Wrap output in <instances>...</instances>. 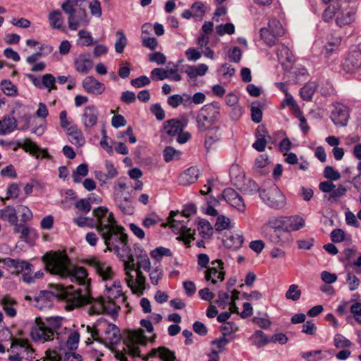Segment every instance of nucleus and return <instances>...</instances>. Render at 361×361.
<instances>
[{
    "label": "nucleus",
    "instance_id": "nucleus-62",
    "mask_svg": "<svg viewBox=\"0 0 361 361\" xmlns=\"http://www.w3.org/2000/svg\"><path fill=\"white\" fill-rule=\"evenodd\" d=\"M341 43V38L337 36H331L329 39L326 44L325 45V49L327 53H331L333 51L336 49Z\"/></svg>",
    "mask_w": 361,
    "mask_h": 361
},
{
    "label": "nucleus",
    "instance_id": "nucleus-53",
    "mask_svg": "<svg viewBox=\"0 0 361 361\" xmlns=\"http://www.w3.org/2000/svg\"><path fill=\"white\" fill-rule=\"evenodd\" d=\"M91 195H92V194L89 195L88 198H83L77 201L75 204V207L80 212L84 213L89 212L92 209L90 204Z\"/></svg>",
    "mask_w": 361,
    "mask_h": 361
},
{
    "label": "nucleus",
    "instance_id": "nucleus-18",
    "mask_svg": "<svg viewBox=\"0 0 361 361\" xmlns=\"http://www.w3.org/2000/svg\"><path fill=\"white\" fill-rule=\"evenodd\" d=\"M343 69L347 73L361 70V53L358 50L350 52L343 63Z\"/></svg>",
    "mask_w": 361,
    "mask_h": 361
},
{
    "label": "nucleus",
    "instance_id": "nucleus-35",
    "mask_svg": "<svg viewBox=\"0 0 361 361\" xmlns=\"http://www.w3.org/2000/svg\"><path fill=\"white\" fill-rule=\"evenodd\" d=\"M62 318L60 317L47 318L44 321L47 328L52 334V338L55 334H59V331L61 327Z\"/></svg>",
    "mask_w": 361,
    "mask_h": 361
},
{
    "label": "nucleus",
    "instance_id": "nucleus-5",
    "mask_svg": "<svg viewBox=\"0 0 361 361\" xmlns=\"http://www.w3.org/2000/svg\"><path fill=\"white\" fill-rule=\"evenodd\" d=\"M220 115V106L218 102H212L203 106L195 117L197 128L199 132H206L212 129L218 121Z\"/></svg>",
    "mask_w": 361,
    "mask_h": 361
},
{
    "label": "nucleus",
    "instance_id": "nucleus-61",
    "mask_svg": "<svg viewBox=\"0 0 361 361\" xmlns=\"http://www.w3.org/2000/svg\"><path fill=\"white\" fill-rule=\"evenodd\" d=\"M347 189L342 185H339L337 188L333 189L329 196V200H332L334 202L338 200V199L345 195Z\"/></svg>",
    "mask_w": 361,
    "mask_h": 361
},
{
    "label": "nucleus",
    "instance_id": "nucleus-31",
    "mask_svg": "<svg viewBox=\"0 0 361 361\" xmlns=\"http://www.w3.org/2000/svg\"><path fill=\"white\" fill-rule=\"evenodd\" d=\"M152 353L154 355L158 356L162 361H180L176 358L174 353L166 347L153 349Z\"/></svg>",
    "mask_w": 361,
    "mask_h": 361
},
{
    "label": "nucleus",
    "instance_id": "nucleus-38",
    "mask_svg": "<svg viewBox=\"0 0 361 361\" xmlns=\"http://www.w3.org/2000/svg\"><path fill=\"white\" fill-rule=\"evenodd\" d=\"M260 38L268 47L274 46L279 37L271 32L267 27H262L259 30Z\"/></svg>",
    "mask_w": 361,
    "mask_h": 361
},
{
    "label": "nucleus",
    "instance_id": "nucleus-42",
    "mask_svg": "<svg viewBox=\"0 0 361 361\" xmlns=\"http://www.w3.org/2000/svg\"><path fill=\"white\" fill-rule=\"evenodd\" d=\"M198 231L203 238H209L213 234V227L206 219H200L198 223Z\"/></svg>",
    "mask_w": 361,
    "mask_h": 361
},
{
    "label": "nucleus",
    "instance_id": "nucleus-55",
    "mask_svg": "<svg viewBox=\"0 0 361 361\" xmlns=\"http://www.w3.org/2000/svg\"><path fill=\"white\" fill-rule=\"evenodd\" d=\"M116 35L119 36V38L116 41L115 50L117 53L121 54L126 46L127 39L122 30H118Z\"/></svg>",
    "mask_w": 361,
    "mask_h": 361
},
{
    "label": "nucleus",
    "instance_id": "nucleus-43",
    "mask_svg": "<svg viewBox=\"0 0 361 361\" xmlns=\"http://www.w3.org/2000/svg\"><path fill=\"white\" fill-rule=\"evenodd\" d=\"M267 28L279 38L285 33V30L280 21L274 18L269 20Z\"/></svg>",
    "mask_w": 361,
    "mask_h": 361
},
{
    "label": "nucleus",
    "instance_id": "nucleus-50",
    "mask_svg": "<svg viewBox=\"0 0 361 361\" xmlns=\"http://www.w3.org/2000/svg\"><path fill=\"white\" fill-rule=\"evenodd\" d=\"M268 238L274 244L282 245L285 243V240L283 238V231L270 230Z\"/></svg>",
    "mask_w": 361,
    "mask_h": 361
},
{
    "label": "nucleus",
    "instance_id": "nucleus-37",
    "mask_svg": "<svg viewBox=\"0 0 361 361\" xmlns=\"http://www.w3.org/2000/svg\"><path fill=\"white\" fill-rule=\"evenodd\" d=\"M317 88V84L315 82H309L306 83L300 89V94L301 95V97L306 101L311 100Z\"/></svg>",
    "mask_w": 361,
    "mask_h": 361
},
{
    "label": "nucleus",
    "instance_id": "nucleus-56",
    "mask_svg": "<svg viewBox=\"0 0 361 361\" xmlns=\"http://www.w3.org/2000/svg\"><path fill=\"white\" fill-rule=\"evenodd\" d=\"M300 296L301 290L298 289V286L295 284L290 285L286 293V298L293 301L298 300Z\"/></svg>",
    "mask_w": 361,
    "mask_h": 361
},
{
    "label": "nucleus",
    "instance_id": "nucleus-7",
    "mask_svg": "<svg viewBox=\"0 0 361 361\" xmlns=\"http://www.w3.org/2000/svg\"><path fill=\"white\" fill-rule=\"evenodd\" d=\"M147 338L142 331H132L129 333L128 338L126 342L124 351L133 357H140V350L138 345H145L147 344Z\"/></svg>",
    "mask_w": 361,
    "mask_h": 361
},
{
    "label": "nucleus",
    "instance_id": "nucleus-63",
    "mask_svg": "<svg viewBox=\"0 0 361 361\" xmlns=\"http://www.w3.org/2000/svg\"><path fill=\"white\" fill-rule=\"evenodd\" d=\"M239 194L233 188H227L224 190L221 195V197L226 201L229 204L235 199Z\"/></svg>",
    "mask_w": 361,
    "mask_h": 361
},
{
    "label": "nucleus",
    "instance_id": "nucleus-46",
    "mask_svg": "<svg viewBox=\"0 0 361 361\" xmlns=\"http://www.w3.org/2000/svg\"><path fill=\"white\" fill-rule=\"evenodd\" d=\"M230 341L224 336L220 337L212 341V350L218 353L223 352Z\"/></svg>",
    "mask_w": 361,
    "mask_h": 361
},
{
    "label": "nucleus",
    "instance_id": "nucleus-44",
    "mask_svg": "<svg viewBox=\"0 0 361 361\" xmlns=\"http://www.w3.org/2000/svg\"><path fill=\"white\" fill-rule=\"evenodd\" d=\"M92 67V62L89 59H78L75 61V68L78 72L87 73Z\"/></svg>",
    "mask_w": 361,
    "mask_h": 361
},
{
    "label": "nucleus",
    "instance_id": "nucleus-54",
    "mask_svg": "<svg viewBox=\"0 0 361 361\" xmlns=\"http://www.w3.org/2000/svg\"><path fill=\"white\" fill-rule=\"evenodd\" d=\"M231 300L230 292H224L222 290L218 292V299L216 300V302L218 304L219 307L225 309L230 303Z\"/></svg>",
    "mask_w": 361,
    "mask_h": 361
},
{
    "label": "nucleus",
    "instance_id": "nucleus-33",
    "mask_svg": "<svg viewBox=\"0 0 361 361\" xmlns=\"http://www.w3.org/2000/svg\"><path fill=\"white\" fill-rule=\"evenodd\" d=\"M244 242V238L242 235L235 233L232 234L224 240L225 245L233 250H237L242 246Z\"/></svg>",
    "mask_w": 361,
    "mask_h": 361
},
{
    "label": "nucleus",
    "instance_id": "nucleus-25",
    "mask_svg": "<svg viewBox=\"0 0 361 361\" xmlns=\"http://www.w3.org/2000/svg\"><path fill=\"white\" fill-rule=\"evenodd\" d=\"M17 128V121L14 117L5 116L0 120V135L9 134Z\"/></svg>",
    "mask_w": 361,
    "mask_h": 361
},
{
    "label": "nucleus",
    "instance_id": "nucleus-39",
    "mask_svg": "<svg viewBox=\"0 0 361 361\" xmlns=\"http://www.w3.org/2000/svg\"><path fill=\"white\" fill-rule=\"evenodd\" d=\"M50 25L54 29H60L63 24L62 13L59 10L51 11L48 16Z\"/></svg>",
    "mask_w": 361,
    "mask_h": 361
},
{
    "label": "nucleus",
    "instance_id": "nucleus-21",
    "mask_svg": "<svg viewBox=\"0 0 361 361\" xmlns=\"http://www.w3.org/2000/svg\"><path fill=\"white\" fill-rule=\"evenodd\" d=\"M66 135H68V140L75 146L81 147L85 142V139L81 130L76 125L67 128Z\"/></svg>",
    "mask_w": 361,
    "mask_h": 361
},
{
    "label": "nucleus",
    "instance_id": "nucleus-17",
    "mask_svg": "<svg viewBox=\"0 0 361 361\" xmlns=\"http://www.w3.org/2000/svg\"><path fill=\"white\" fill-rule=\"evenodd\" d=\"M188 125V119L182 118L180 119L173 118L168 120L164 123V129L166 133L171 137L177 135Z\"/></svg>",
    "mask_w": 361,
    "mask_h": 361
},
{
    "label": "nucleus",
    "instance_id": "nucleus-49",
    "mask_svg": "<svg viewBox=\"0 0 361 361\" xmlns=\"http://www.w3.org/2000/svg\"><path fill=\"white\" fill-rule=\"evenodd\" d=\"M56 78L51 74L47 73L42 77V88L48 89L49 92L51 90H56L55 85Z\"/></svg>",
    "mask_w": 361,
    "mask_h": 361
},
{
    "label": "nucleus",
    "instance_id": "nucleus-23",
    "mask_svg": "<svg viewBox=\"0 0 361 361\" xmlns=\"http://www.w3.org/2000/svg\"><path fill=\"white\" fill-rule=\"evenodd\" d=\"M34 270V266L26 260H20L16 271L22 274V280L23 282L31 284L33 283L32 273Z\"/></svg>",
    "mask_w": 361,
    "mask_h": 361
},
{
    "label": "nucleus",
    "instance_id": "nucleus-6",
    "mask_svg": "<svg viewBox=\"0 0 361 361\" xmlns=\"http://www.w3.org/2000/svg\"><path fill=\"white\" fill-rule=\"evenodd\" d=\"M259 197L267 206L273 209H281L286 204L285 195L276 185H272L267 189L261 190Z\"/></svg>",
    "mask_w": 361,
    "mask_h": 361
},
{
    "label": "nucleus",
    "instance_id": "nucleus-47",
    "mask_svg": "<svg viewBox=\"0 0 361 361\" xmlns=\"http://www.w3.org/2000/svg\"><path fill=\"white\" fill-rule=\"evenodd\" d=\"M73 223L79 227L95 228V221L93 218L78 216L73 219Z\"/></svg>",
    "mask_w": 361,
    "mask_h": 361
},
{
    "label": "nucleus",
    "instance_id": "nucleus-41",
    "mask_svg": "<svg viewBox=\"0 0 361 361\" xmlns=\"http://www.w3.org/2000/svg\"><path fill=\"white\" fill-rule=\"evenodd\" d=\"M1 88L4 94L8 97H15L18 94V88L9 80H3L1 82Z\"/></svg>",
    "mask_w": 361,
    "mask_h": 361
},
{
    "label": "nucleus",
    "instance_id": "nucleus-14",
    "mask_svg": "<svg viewBox=\"0 0 361 361\" xmlns=\"http://www.w3.org/2000/svg\"><path fill=\"white\" fill-rule=\"evenodd\" d=\"M99 111L95 106L89 105L84 109L81 121L86 132H90V130L96 126Z\"/></svg>",
    "mask_w": 361,
    "mask_h": 361
},
{
    "label": "nucleus",
    "instance_id": "nucleus-64",
    "mask_svg": "<svg viewBox=\"0 0 361 361\" xmlns=\"http://www.w3.org/2000/svg\"><path fill=\"white\" fill-rule=\"evenodd\" d=\"M337 9V5H335L334 4L329 5L323 12L322 19L325 22H329L334 17Z\"/></svg>",
    "mask_w": 361,
    "mask_h": 361
},
{
    "label": "nucleus",
    "instance_id": "nucleus-4",
    "mask_svg": "<svg viewBox=\"0 0 361 361\" xmlns=\"http://www.w3.org/2000/svg\"><path fill=\"white\" fill-rule=\"evenodd\" d=\"M81 3V0H66L61 4L62 11L68 16V23L71 30H77L79 26H87L89 24L85 10L77 8Z\"/></svg>",
    "mask_w": 361,
    "mask_h": 361
},
{
    "label": "nucleus",
    "instance_id": "nucleus-3",
    "mask_svg": "<svg viewBox=\"0 0 361 361\" xmlns=\"http://www.w3.org/2000/svg\"><path fill=\"white\" fill-rule=\"evenodd\" d=\"M97 232L104 240L107 250H114L116 252L123 250H126V253L130 252L128 235L125 233L124 228L118 225L116 220L114 223L100 225Z\"/></svg>",
    "mask_w": 361,
    "mask_h": 361
},
{
    "label": "nucleus",
    "instance_id": "nucleus-58",
    "mask_svg": "<svg viewBox=\"0 0 361 361\" xmlns=\"http://www.w3.org/2000/svg\"><path fill=\"white\" fill-rule=\"evenodd\" d=\"M268 226L271 230L286 231L285 217L270 219L268 222Z\"/></svg>",
    "mask_w": 361,
    "mask_h": 361
},
{
    "label": "nucleus",
    "instance_id": "nucleus-19",
    "mask_svg": "<svg viewBox=\"0 0 361 361\" xmlns=\"http://www.w3.org/2000/svg\"><path fill=\"white\" fill-rule=\"evenodd\" d=\"M279 61L284 69L288 70L295 61V57L288 47L282 45L277 51Z\"/></svg>",
    "mask_w": 361,
    "mask_h": 361
},
{
    "label": "nucleus",
    "instance_id": "nucleus-29",
    "mask_svg": "<svg viewBox=\"0 0 361 361\" xmlns=\"http://www.w3.org/2000/svg\"><path fill=\"white\" fill-rule=\"evenodd\" d=\"M219 127L214 126L212 129L208 130V133L206 136L204 145L207 149L212 147L213 145L221 139V133L219 132Z\"/></svg>",
    "mask_w": 361,
    "mask_h": 361
},
{
    "label": "nucleus",
    "instance_id": "nucleus-15",
    "mask_svg": "<svg viewBox=\"0 0 361 361\" xmlns=\"http://www.w3.org/2000/svg\"><path fill=\"white\" fill-rule=\"evenodd\" d=\"M95 217V228L99 231V227L103 224H109L116 220L112 212H108V208L100 206L93 210Z\"/></svg>",
    "mask_w": 361,
    "mask_h": 361
},
{
    "label": "nucleus",
    "instance_id": "nucleus-60",
    "mask_svg": "<svg viewBox=\"0 0 361 361\" xmlns=\"http://www.w3.org/2000/svg\"><path fill=\"white\" fill-rule=\"evenodd\" d=\"M16 210L17 212L20 213V220L23 222H27L32 218V212L26 206L18 205Z\"/></svg>",
    "mask_w": 361,
    "mask_h": 361
},
{
    "label": "nucleus",
    "instance_id": "nucleus-22",
    "mask_svg": "<svg viewBox=\"0 0 361 361\" xmlns=\"http://www.w3.org/2000/svg\"><path fill=\"white\" fill-rule=\"evenodd\" d=\"M355 8L347 7L345 9H343L342 11L338 14L336 18V23L340 27L349 25L355 20Z\"/></svg>",
    "mask_w": 361,
    "mask_h": 361
},
{
    "label": "nucleus",
    "instance_id": "nucleus-52",
    "mask_svg": "<svg viewBox=\"0 0 361 361\" xmlns=\"http://www.w3.org/2000/svg\"><path fill=\"white\" fill-rule=\"evenodd\" d=\"M79 42H78V44L81 46H90L94 43L93 38L90 34V32L87 30H82L78 32Z\"/></svg>",
    "mask_w": 361,
    "mask_h": 361
},
{
    "label": "nucleus",
    "instance_id": "nucleus-9",
    "mask_svg": "<svg viewBox=\"0 0 361 361\" xmlns=\"http://www.w3.org/2000/svg\"><path fill=\"white\" fill-rule=\"evenodd\" d=\"M7 352L16 353L22 360L32 361L35 358V350L27 340L12 338L11 345Z\"/></svg>",
    "mask_w": 361,
    "mask_h": 361
},
{
    "label": "nucleus",
    "instance_id": "nucleus-10",
    "mask_svg": "<svg viewBox=\"0 0 361 361\" xmlns=\"http://www.w3.org/2000/svg\"><path fill=\"white\" fill-rule=\"evenodd\" d=\"M204 278L214 285L216 284L217 280L223 281L225 279L224 262L221 259L212 261V267L207 268L204 272Z\"/></svg>",
    "mask_w": 361,
    "mask_h": 361
},
{
    "label": "nucleus",
    "instance_id": "nucleus-2",
    "mask_svg": "<svg viewBox=\"0 0 361 361\" xmlns=\"http://www.w3.org/2000/svg\"><path fill=\"white\" fill-rule=\"evenodd\" d=\"M140 253L137 254V267L135 263V258L130 252L126 253V260L124 262L126 271V281L128 286L131 289L133 294L142 295L145 289L146 278L140 271H149L151 263L146 252L139 250Z\"/></svg>",
    "mask_w": 361,
    "mask_h": 361
},
{
    "label": "nucleus",
    "instance_id": "nucleus-1",
    "mask_svg": "<svg viewBox=\"0 0 361 361\" xmlns=\"http://www.w3.org/2000/svg\"><path fill=\"white\" fill-rule=\"evenodd\" d=\"M46 269L51 274L57 275L61 279H70L71 281L75 282L81 288L73 290V286L57 285L58 296L66 300L71 309L79 307L85 305H90V314H101L117 312L120 309L116 305L114 300L121 298L122 302H125L126 298L123 293L120 281H115L109 286L105 285L108 302L99 297L94 298L90 295L91 279L88 277L87 270L81 267L73 265L69 258L61 253L50 252L42 257Z\"/></svg>",
    "mask_w": 361,
    "mask_h": 361
},
{
    "label": "nucleus",
    "instance_id": "nucleus-20",
    "mask_svg": "<svg viewBox=\"0 0 361 361\" xmlns=\"http://www.w3.org/2000/svg\"><path fill=\"white\" fill-rule=\"evenodd\" d=\"M51 293L47 290H42L37 295H26L25 299L30 301L39 309H42L49 305Z\"/></svg>",
    "mask_w": 361,
    "mask_h": 361
},
{
    "label": "nucleus",
    "instance_id": "nucleus-27",
    "mask_svg": "<svg viewBox=\"0 0 361 361\" xmlns=\"http://www.w3.org/2000/svg\"><path fill=\"white\" fill-rule=\"evenodd\" d=\"M207 70L206 64L200 63L197 66H187L184 71L190 79H195L197 76L204 75Z\"/></svg>",
    "mask_w": 361,
    "mask_h": 361
},
{
    "label": "nucleus",
    "instance_id": "nucleus-32",
    "mask_svg": "<svg viewBox=\"0 0 361 361\" xmlns=\"http://www.w3.org/2000/svg\"><path fill=\"white\" fill-rule=\"evenodd\" d=\"M114 201L117 207L123 214H132L133 213L134 207L132 206L131 202H123L122 194H121L120 192L115 193Z\"/></svg>",
    "mask_w": 361,
    "mask_h": 361
},
{
    "label": "nucleus",
    "instance_id": "nucleus-36",
    "mask_svg": "<svg viewBox=\"0 0 361 361\" xmlns=\"http://www.w3.org/2000/svg\"><path fill=\"white\" fill-rule=\"evenodd\" d=\"M16 145L18 147L23 148L27 152H30L33 155L37 154V158L39 157L37 153L39 151V148L31 140L25 139L23 141L18 140L16 142Z\"/></svg>",
    "mask_w": 361,
    "mask_h": 361
},
{
    "label": "nucleus",
    "instance_id": "nucleus-8",
    "mask_svg": "<svg viewBox=\"0 0 361 361\" xmlns=\"http://www.w3.org/2000/svg\"><path fill=\"white\" fill-rule=\"evenodd\" d=\"M96 326L104 329V341L106 345H116L119 343L121 339L120 329L115 324H109L106 320L100 319L97 321Z\"/></svg>",
    "mask_w": 361,
    "mask_h": 361
},
{
    "label": "nucleus",
    "instance_id": "nucleus-30",
    "mask_svg": "<svg viewBox=\"0 0 361 361\" xmlns=\"http://www.w3.org/2000/svg\"><path fill=\"white\" fill-rule=\"evenodd\" d=\"M250 340L252 344L257 348L263 347L268 343H271V338L266 335L262 331H256L251 336Z\"/></svg>",
    "mask_w": 361,
    "mask_h": 361
},
{
    "label": "nucleus",
    "instance_id": "nucleus-48",
    "mask_svg": "<svg viewBox=\"0 0 361 361\" xmlns=\"http://www.w3.org/2000/svg\"><path fill=\"white\" fill-rule=\"evenodd\" d=\"M334 343L335 347L340 349L348 348L352 345V342L340 334L335 335Z\"/></svg>",
    "mask_w": 361,
    "mask_h": 361
},
{
    "label": "nucleus",
    "instance_id": "nucleus-16",
    "mask_svg": "<svg viewBox=\"0 0 361 361\" xmlns=\"http://www.w3.org/2000/svg\"><path fill=\"white\" fill-rule=\"evenodd\" d=\"M82 86L86 92L91 94L100 95L105 91L104 84L93 76H87L82 80Z\"/></svg>",
    "mask_w": 361,
    "mask_h": 361
},
{
    "label": "nucleus",
    "instance_id": "nucleus-51",
    "mask_svg": "<svg viewBox=\"0 0 361 361\" xmlns=\"http://www.w3.org/2000/svg\"><path fill=\"white\" fill-rule=\"evenodd\" d=\"M150 255L152 258L159 261V260H161V259L164 256H169V257L172 256V252L169 248L164 247H158L151 251Z\"/></svg>",
    "mask_w": 361,
    "mask_h": 361
},
{
    "label": "nucleus",
    "instance_id": "nucleus-57",
    "mask_svg": "<svg viewBox=\"0 0 361 361\" xmlns=\"http://www.w3.org/2000/svg\"><path fill=\"white\" fill-rule=\"evenodd\" d=\"M194 16L202 18L206 13V4L202 1H196L191 6Z\"/></svg>",
    "mask_w": 361,
    "mask_h": 361
},
{
    "label": "nucleus",
    "instance_id": "nucleus-11",
    "mask_svg": "<svg viewBox=\"0 0 361 361\" xmlns=\"http://www.w3.org/2000/svg\"><path fill=\"white\" fill-rule=\"evenodd\" d=\"M30 336L33 341L42 343L53 339L52 334L40 318L35 319V323L31 328Z\"/></svg>",
    "mask_w": 361,
    "mask_h": 361
},
{
    "label": "nucleus",
    "instance_id": "nucleus-26",
    "mask_svg": "<svg viewBox=\"0 0 361 361\" xmlns=\"http://www.w3.org/2000/svg\"><path fill=\"white\" fill-rule=\"evenodd\" d=\"M286 231H298L305 226V220L299 216L285 217Z\"/></svg>",
    "mask_w": 361,
    "mask_h": 361
},
{
    "label": "nucleus",
    "instance_id": "nucleus-13",
    "mask_svg": "<svg viewBox=\"0 0 361 361\" xmlns=\"http://www.w3.org/2000/svg\"><path fill=\"white\" fill-rule=\"evenodd\" d=\"M85 263L92 267L97 274L102 278L104 281L112 279L114 272L111 267L108 266L105 262L100 261L97 257H90L85 260Z\"/></svg>",
    "mask_w": 361,
    "mask_h": 361
},
{
    "label": "nucleus",
    "instance_id": "nucleus-28",
    "mask_svg": "<svg viewBox=\"0 0 361 361\" xmlns=\"http://www.w3.org/2000/svg\"><path fill=\"white\" fill-rule=\"evenodd\" d=\"M0 218L8 221L11 225L16 224L18 221L16 208L12 206H6L0 210Z\"/></svg>",
    "mask_w": 361,
    "mask_h": 361
},
{
    "label": "nucleus",
    "instance_id": "nucleus-40",
    "mask_svg": "<svg viewBox=\"0 0 361 361\" xmlns=\"http://www.w3.org/2000/svg\"><path fill=\"white\" fill-rule=\"evenodd\" d=\"M180 214H178L174 211H171L168 217V223L170 224L171 227L173 228H176V224H179L180 226L178 227V229L180 230V231L184 232L188 228L187 226L182 223L183 221L182 220L183 217H180Z\"/></svg>",
    "mask_w": 361,
    "mask_h": 361
},
{
    "label": "nucleus",
    "instance_id": "nucleus-24",
    "mask_svg": "<svg viewBox=\"0 0 361 361\" xmlns=\"http://www.w3.org/2000/svg\"><path fill=\"white\" fill-rule=\"evenodd\" d=\"M199 169L192 166L184 171L178 178L179 184L182 185H188L194 183L199 177Z\"/></svg>",
    "mask_w": 361,
    "mask_h": 361
},
{
    "label": "nucleus",
    "instance_id": "nucleus-34",
    "mask_svg": "<svg viewBox=\"0 0 361 361\" xmlns=\"http://www.w3.org/2000/svg\"><path fill=\"white\" fill-rule=\"evenodd\" d=\"M1 305L8 316L13 317L16 315L17 311L13 307V305H16V302L13 298L7 295L4 296L1 300Z\"/></svg>",
    "mask_w": 361,
    "mask_h": 361
},
{
    "label": "nucleus",
    "instance_id": "nucleus-12",
    "mask_svg": "<svg viewBox=\"0 0 361 361\" xmlns=\"http://www.w3.org/2000/svg\"><path fill=\"white\" fill-rule=\"evenodd\" d=\"M350 118L349 109L347 106L336 103L331 111V119L338 126H346Z\"/></svg>",
    "mask_w": 361,
    "mask_h": 361
},
{
    "label": "nucleus",
    "instance_id": "nucleus-59",
    "mask_svg": "<svg viewBox=\"0 0 361 361\" xmlns=\"http://www.w3.org/2000/svg\"><path fill=\"white\" fill-rule=\"evenodd\" d=\"M216 33L221 36L225 35L226 33L232 35L235 32V26L231 23H228L224 25L221 24L216 27Z\"/></svg>",
    "mask_w": 361,
    "mask_h": 361
},
{
    "label": "nucleus",
    "instance_id": "nucleus-45",
    "mask_svg": "<svg viewBox=\"0 0 361 361\" xmlns=\"http://www.w3.org/2000/svg\"><path fill=\"white\" fill-rule=\"evenodd\" d=\"M88 173V166L85 163L80 164L73 173V180L75 183H80L82 177L86 176Z\"/></svg>",
    "mask_w": 361,
    "mask_h": 361
}]
</instances>
